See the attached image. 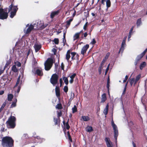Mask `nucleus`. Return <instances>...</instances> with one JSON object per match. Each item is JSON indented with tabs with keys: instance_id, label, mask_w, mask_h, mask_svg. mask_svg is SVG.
Returning a JSON list of instances; mask_svg holds the SVG:
<instances>
[{
	"instance_id": "1",
	"label": "nucleus",
	"mask_w": 147,
	"mask_h": 147,
	"mask_svg": "<svg viewBox=\"0 0 147 147\" xmlns=\"http://www.w3.org/2000/svg\"><path fill=\"white\" fill-rule=\"evenodd\" d=\"M1 144L3 147H12L14 146V141L9 136L3 137L1 140Z\"/></svg>"
},
{
	"instance_id": "2",
	"label": "nucleus",
	"mask_w": 147,
	"mask_h": 147,
	"mask_svg": "<svg viewBox=\"0 0 147 147\" xmlns=\"http://www.w3.org/2000/svg\"><path fill=\"white\" fill-rule=\"evenodd\" d=\"M16 118L14 116H11L6 121V124L8 129H13L16 126Z\"/></svg>"
},
{
	"instance_id": "3",
	"label": "nucleus",
	"mask_w": 147,
	"mask_h": 147,
	"mask_svg": "<svg viewBox=\"0 0 147 147\" xmlns=\"http://www.w3.org/2000/svg\"><path fill=\"white\" fill-rule=\"evenodd\" d=\"M53 63V60L51 58H49L45 63V68L46 71L49 70L52 67Z\"/></svg>"
},
{
	"instance_id": "4",
	"label": "nucleus",
	"mask_w": 147,
	"mask_h": 147,
	"mask_svg": "<svg viewBox=\"0 0 147 147\" xmlns=\"http://www.w3.org/2000/svg\"><path fill=\"white\" fill-rule=\"evenodd\" d=\"M59 76L56 74H53L51 76L50 79L51 83L54 86L56 84H58V80Z\"/></svg>"
},
{
	"instance_id": "5",
	"label": "nucleus",
	"mask_w": 147,
	"mask_h": 147,
	"mask_svg": "<svg viewBox=\"0 0 147 147\" xmlns=\"http://www.w3.org/2000/svg\"><path fill=\"white\" fill-rule=\"evenodd\" d=\"M13 7V4H11L9 6L8 12L7 13L6 12H5L0 14V19L1 20H4L7 19L8 16V13L11 10Z\"/></svg>"
},
{
	"instance_id": "6",
	"label": "nucleus",
	"mask_w": 147,
	"mask_h": 147,
	"mask_svg": "<svg viewBox=\"0 0 147 147\" xmlns=\"http://www.w3.org/2000/svg\"><path fill=\"white\" fill-rule=\"evenodd\" d=\"M112 126L113 128L114 132V137L116 141L117 142V138L118 135V131L117 127L113 121L111 122Z\"/></svg>"
},
{
	"instance_id": "7",
	"label": "nucleus",
	"mask_w": 147,
	"mask_h": 147,
	"mask_svg": "<svg viewBox=\"0 0 147 147\" xmlns=\"http://www.w3.org/2000/svg\"><path fill=\"white\" fill-rule=\"evenodd\" d=\"M105 2H106L107 9H108V8L111 7V1L110 0H101V3L103 5H105Z\"/></svg>"
},
{
	"instance_id": "8",
	"label": "nucleus",
	"mask_w": 147,
	"mask_h": 147,
	"mask_svg": "<svg viewBox=\"0 0 147 147\" xmlns=\"http://www.w3.org/2000/svg\"><path fill=\"white\" fill-rule=\"evenodd\" d=\"M89 45L88 44H87L83 47L81 50V54L82 55H84V54L86 53L87 50L89 48Z\"/></svg>"
},
{
	"instance_id": "9",
	"label": "nucleus",
	"mask_w": 147,
	"mask_h": 147,
	"mask_svg": "<svg viewBox=\"0 0 147 147\" xmlns=\"http://www.w3.org/2000/svg\"><path fill=\"white\" fill-rule=\"evenodd\" d=\"M105 140L107 147H113L112 143L111 142L109 138L106 137Z\"/></svg>"
},
{
	"instance_id": "10",
	"label": "nucleus",
	"mask_w": 147,
	"mask_h": 147,
	"mask_svg": "<svg viewBox=\"0 0 147 147\" xmlns=\"http://www.w3.org/2000/svg\"><path fill=\"white\" fill-rule=\"evenodd\" d=\"M53 121L55 123L54 124L55 125H57L59 127H60L61 121L60 118L54 117L53 118Z\"/></svg>"
},
{
	"instance_id": "11",
	"label": "nucleus",
	"mask_w": 147,
	"mask_h": 147,
	"mask_svg": "<svg viewBox=\"0 0 147 147\" xmlns=\"http://www.w3.org/2000/svg\"><path fill=\"white\" fill-rule=\"evenodd\" d=\"M147 51V48L140 54L138 55L136 58V59L138 60V61H140V60L145 55L146 52Z\"/></svg>"
},
{
	"instance_id": "12",
	"label": "nucleus",
	"mask_w": 147,
	"mask_h": 147,
	"mask_svg": "<svg viewBox=\"0 0 147 147\" xmlns=\"http://www.w3.org/2000/svg\"><path fill=\"white\" fill-rule=\"evenodd\" d=\"M33 47L35 49V52L37 53L41 49L42 47V45L41 44L38 45L37 44H35L34 45Z\"/></svg>"
},
{
	"instance_id": "13",
	"label": "nucleus",
	"mask_w": 147,
	"mask_h": 147,
	"mask_svg": "<svg viewBox=\"0 0 147 147\" xmlns=\"http://www.w3.org/2000/svg\"><path fill=\"white\" fill-rule=\"evenodd\" d=\"M60 10H58L56 11H53L51 13L50 15V18L52 19L55 16H57L60 13Z\"/></svg>"
},
{
	"instance_id": "14",
	"label": "nucleus",
	"mask_w": 147,
	"mask_h": 147,
	"mask_svg": "<svg viewBox=\"0 0 147 147\" xmlns=\"http://www.w3.org/2000/svg\"><path fill=\"white\" fill-rule=\"evenodd\" d=\"M55 92L56 96L59 98V99L60 98V89L59 87L57 86H56L55 88Z\"/></svg>"
},
{
	"instance_id": "15",
	"label": "nucleus",
	"mask_w": 147,
	"mask_h": 147,
	"mask_svg": "<svg viewBox=\"0 0 147 147\" xmlns=\"http://www.w3.org/2000/svg\"><path fill=\"white\" fill-rule=\"evenodd\" d=\"M47 25L48 24H45L43 23L42 22L40 23L38 26L39 27V29L40 30H42L45 28Z\"/></svg>"
},
{
	"instance_id": "16",
	"label": "nucleus",
	"mask_w": 147,
	"mask_h": 147,
	"mask_svg": "<svg viewBox=\"0 0 147 147\" xmlns=\"http://www.w3.org/2000/svg\"><path fill=\"white\" fill-rule=\"evenodd\" d=\"M59 103L57 104L55 106V108L61 110L62 109L63 107L61 103L60 102V99L59 98Z\"/></svg>"
},
{
	"instance_id": "17",
	"label": "nucleus",
	"mask_w": 147,
	"mask_h": 147,
	"mask_svg": "<svg viewBox=\"0 0 147 147\" xmlns=\"http://www.w3.org/2000/svg\"><path fill=\"white\" fill-rule=\"evenodd\" d=\"M106 95L105 93H103L101 96V103H103L107 100Z\"/></svg>"
},
{
	"instance_id": "18",
	"label": "nucleus",
	"mask_w": 147,
	"mask_h": 147,
	"mask_svg": "<svg viewBox=\"0 0 147 147\" xmlns=\"http://www.w3.org/2000/svg\"><path fill=\"white\" fill-rule=\"evenodd\" d=\"M33 29V25L31 24L29 26V27L27 29L26 32V33L27 34L30 33Z\"/></svg>"
},
{
	"instance_id": "19",
	"label": "nucleus",
	"mask_w": 147,
	"mask_h": 147,
	"mask_svg": "<svg viewBox=\"0 0 147 147\" xmlns=\"http://www.w3.org/2000/svg\"><path fill=\"white\" fill-rule=\"evenodd\" d=\"M76 76H77L76 74V73L73 74L72 75L70 76L71 79L69 80V83L70 84H72L74 82V80Z\"/></svg>"
},
{
	"instance_id": "20",
	"label": "nucleus",
	"mask_w": 147,
	"mask_h": 147,
	"mask_svg": "<svg viewBox=\"0 0 147 147\" xmlns=\"http://www.w3.org/2000/svg\"><path fill=\"white\" fill-rule=\"evenodd\" d=\"M86 131L88 132H91L93 131L92 127L91 126L88 125L86 128Z\"/></svg>"
},
{
	"instance_id": "21",
	"label": "nucleus",
	"mask_w": 147,
	"mask_h": 147,
	"mask_svg": "<svg viewBox=\"0 0 147 147\" xmlns=\"http://www.w3.org/2000/svg\"><path fill=\"white\" fill-rule=\"evenodd\" d=\"M11 62V59L10 58L9 60L7 61L4 67V69H5L6 68H7L10 64Z\"/></svg>"
},
{
	"instance_id": "22",
	"label": "nucleus",
	"mask_w": 147,
	"mask_h": 147,
	"mask_svg": "<svg viewBox=\"0 0 147 147\" xmlns=\"http://www.w3.org/2000/svg\"><path fill=\"white\" fill-rule=\"evenodd\" d=\"M69 119H68L67 122L65 123V121H63V125H65V126H66V128L67 129H69L70 128V127L69 124Z\"/></svg>"
},
{
	"instance_id": "23",
	"label": "nucleus",
	"mask_w": 147,
	"mask_h": 147,
	"mask_svg": "<svg viewBox=\"0 0 147 147\" xmlns=\"http://www.w3.org/2000/svg\"><path fill=\"white\" fill-rule=\"evenodd\" d=\"M35 74L39 76H42L43 74L42 71L39 69H37L36 71Z\"/></svg>"
},
{
	"instance_id": "24",
	"label": "nucleus",
	"mask_w": 147,
	"mask_h": 147,
	"mask_svg": "<svg viewBox=\"0 0 147 147\" xmlns=\"http://www.w3.org/2000/svg\"><path fill=\"white\" fill-rule=\"evenodd\" d=\"M31 139V138L30 137V138H28V139H26L25 140V141H23V142H24V145H25L28 144H29L31 143V142L30 140Z\"/></svg>"
},
{
	"instance_id": "25",
	"label": "nucleus",
	"mask_w": 147,
	"mask_h": 147,
	"mask_svg": "<svg viewBox=\"0 0 147 147\" xmlns=\"http://www.w3.org/2000/svg\"><path fill=\"white\" fill-rule=\"evenodd\" d=\"M70 50H68L66 55V59L67 61L69 60L70 57Z\"/></svg>"
},
{
	"instance_id": "26",
	"label": "nucleus",
	"mask_w": 147,
	"mask_h": 147,
	"mask_svg": "<svg viewBox=\"0 0 147 147\" xmlns=\"http://www.w3.org/2000/svg\"><path fill=\"white\" fill-rule=\"evenodd\" d=\"M146 65V63L144 61L142 63L140 66V69L142 70L143 69L144 67Z\"/></svg>"
},
{
	"instance_id": "27",
	"label": "nucleus",
	"mask_w": 147,
	"mask_h": 147,
	"mask_svg": "<svg viewBox=\"0 0 147 147\" xmlns=\"http://www.w3.org/2000/svg\"><path fill=\"white\" fill-rule=\"evenodd\" d=\"M28 136L27 134H24L22 136V138L23 141H25V140L28 138H30Z\"/></svg>"
},
{
	"instance_id": "28",
	"label": "nucleus",
	"mask_w": 147,
	"mask_h": 147,
	"mask_svg": "<svg viewBox=\"0 0 147 147\" xmlns=\"http://www.w3.org/2000/svg\"><path fill=\"white\" fill-rule=\"evenodd\" d=\"M82 118L84 121H88L90 120V117L88 116H82Z\"/></svg>"
},
{
	"instance_id": "29",
	"label": "nucleus",
	"mask_w": 147,
	"mask_h": 147,
	"mask_svg": "<svg viewBox=\"0 0 147 147\" xmlns=\"http://www.w3.org/2000/svg\"><path fill=\"white\" fill-rule=\"evenodd\" d=\"M11 70L15 73L18 72V69L16 68L15 65H13L11 67Z\"/></svg>"
},
{
	"instance_id": "30",
	"label": "nucleus",
	"mask_w": 147,
	"mask_h": 147,
	"mask_svg": "<svg viewBox=\"0 0 147 147\" xmlns=\"http://www.w3.org/2000/svg\"><path fill=\"white\" fill-rule=\"evenodd\" d=\"M126 37L124 39H123V40L122 44H121V49H122V51H123V50L124 49V45L125 44V40Z\"/></svg>"
},
{
	"instance_id": "31",
	"label": "nucleus",
	"mask_w": 147,
	"mask_h": 147,
	"mask_svg": "<svg viewBox=\"0 0 147 147\" xmlns=\"http://www.w3.org/2000/svg\"><path fill=\"white\" fill-rule=\"evenodd\" d=\"M73 20V18L70 19L69 20H68V21L67 20L66 21L67 24H66V28H67L69 27V26L70 25L71 22H72V21Z\"/></svg>"
},
{
	"instance_id": "32",
	"label": "nucleus",
	"mask_w": 147,
	"mask_h": 147,
	"mask_svg": "<svg viewBox=\"0 0 147 147\" xmlns=\"http://www.w3.org/2000/svg\"><path fill=\"white\" fill-rule=\"evenodd\" d=\"M142 23L141 19V18L138 19L137 21L136 25L137 27L139 26Z\"/></svg>"
},
{
	"instance_id": "33",
	"label": "nucleus",
	"mask_w": 147,
	"mask_h": 147,
	"mask_svg": "<svg viewBox=\"0 0 147 147\" xmlns=\"http://www.w3.org/2000/svg\"><path fill=\"white\" fill-rule=\"evenodd\" d=\"M63 79L64 81V82L65 84L67 85L69 83L67 77H63Z\"/></svg>"
},
{
	"instance_id": "34",
	"label": "nucleus",
	"mask_w": 147,
	"mask_h": 147,
	"mask_svg": "<svg viewBox=\"0 0 147 147\" xmlns=\"http://www.w3.org/2000/svg\"><path fill=\"white\" fill-rule=\"evenodd\" d=\"M80 34L79 33H76L74 36V40H76L79 38Z\"/></svg>"
},
{
	"instance_id": "35",
	"label": "nucleus",
	"mask_w": 147,
	"mask_h": 147,
	"mask_svg": "<svg viewBox=\"0 0 147 147\" xmlns=\"http://www.w3.org/2000/svg\"><path fill=\"white\" fill-rule=\"evenodd\" d=\"M110 53L108 52L106 54V56L105 57V58L103 59V60L102 61H104V63L106 61V60L107 59L108 57H109L110 55Z\"/></svg>"
},
{
	"instance_id": "36",
	"label": "nucleus",
	"mask_w": 147,
	"mask_h": 147,
	"mask_svg": "<svg viewBox=\"0 0 147 147\" xmlns=\"http://www.w3.org/2000/svg\"><path fill=\"white\" fill-rule=\"evenodd\" d=\"M13 97V95L11 94H10L8 96L7 99L8 101H11L12 100Z\"/></svg>"
},
{
	"instance_id": "37",
	"label": "nucleus",
	"mask_w": 147,
	"mask_h": 147,
	"mask_svg": "<svg viewBox=\"0 0 147 147\" xmlns=\"http://www.w3.org/2000/svg\"><path fill=\"white\" fill-rule=\"evenodd\" d=\"M71 59L72 60H74L75 59V55H76V53L74 52H71Z\"/></svg>"
},
{
	"instance_id": "38",
	"label": "nucleus",
	"mask_w": 147,
	"mask_h": 147,
	"mask_svg": "<svg viewBox=\"0 0 147 147\" xmlns=\"http://www.w3.org/2000/svg\"><path fill=\"white\" fill-rule=\"evenodd\" d=\"M36 138L39 140V142L40 143L45 140L44 138H40L39 136H37Z\"/></svg>"
},
{
	"instance_id": "39",
	"label": "nucleus",
	"mask_w": 147,
	"mask_h": 147,
	"mask_svg": "<svg viewBox=\"0 0 147 147\" xmlns=\"http://www.w3.org/2000/svg\"><path fill=\"white\" fill-rule=\"evenodd\" d=\"M72 109L73 113H74L77 111V107L75 105L74 106V107L72 108Z\"/></svg>"
},
{
	"instance_id": "40",
	"label": "nucleus",
	"mask_w": 147,
	"mask_h": 147,
	"mask_svg": "<svg viewBox=\"0 0 147 147\" xmlns=\"http://www.w3.org/2000/svg\"><path fill=\"white\" fill-rule=\"evenodd\" d=\"M14 63L15 64V65L16 66V65L18 67H20L21 66V63L18 61L14 62Z\"/></svg>"
},
{
	"instance_id": "41",
	"label": "nucleus",
	"mask_w": 147,
	"mask_h": 147,
	"mask_svg": "<svg viewBox=\"0 0 147 147\" xmlns=\"http://www.w3.org/2000/svg\"><path fill=\"white\" fill-rule=\"evenodd\" d=\"M67 134L68 137V139L69 140V141L71 142H72V139L71 137L70 136V135L69 133V131L67 132Z\"/></svg>"
},
{
	"instance_id": "42",
	"label": "nucleus",
	"mask_w": 147,
	"mask_h": 147,
	"mask_svg": "<svg viewBox=\"0 0 147 147\" xmlns=\"http://www.w3.org/2000/svg\"><path fill=\"white\" fill-rule=\"evenodd\" d=\"M17 100L16 99V101L13 102L11 105L10 108H13L15 107L16 106V103L17 102Z\"/></svg>"
},
{
	"instance_id": "43",
	"label": "nucleus",
	"mask_w": 147,
	"mask_h": 147,
	"mask_svg": "<svg viewBox=\"0 0 147 147\" xmlns=\"http://www.w3.org/2000/svg\"><path fill=\"white\" fill-rule=\"evenodd\" d=\"M20 76L17 79V81L16 84L14 86L15 87L17 86H18V85L20 83Z\"/></svg>"
},
{
	"instance_id": "44",
	"label": "nucleus",
	"mask_w": 147,
	"mask_h": 147,
	"mask_svg": "<svg viewBox=\"0 0 147 147\" xmlns=\"http://www.w3.org/2000/svg\"><path fill=\"white\" fill-rule=\"evenodd\" d=\"M16 13L14 12V11H11L10 13V18H13L14 17V16L15 15Z\"/></svg>"
},
{
	"instance_id": "45",
	"label": "nucleus",
	"mask_w": 147,
	"mask_h": 147,
	"mask_svg": "<svg viewBox=\"0 0 147 147\" xmlns=\"http://www.w3.org/2000/svg\"><path fill=\"white\" fill-rule=\"evenodd\" d=\"M134 78H131V79H129V82L131 86L133 84L134 82Z\"/></svg>"
},
{
	"instance_id": "46",
	"label": "nucleus",
	"mask_w": 147,
	"mask_h": 147,
	"mask_svg": "<svg viewBox=\"0 0 147 147\" xmlns=\"http://www.w3.org/2000/svg\"><path fill=\"white\" fill-rule=\"evenodd\" d=\"M53 41L56 45H58L59 43V40L58 38H55L53 40Z\"/></svg>"
},
{
	"instance_id": "47",
	"label": "nucleus",
	"mask_w": 147,
	"mask_h": 147,
	"mask_svg": "<svg viewBox=\"0 0 147 147\" xmlns=\"http://www.w3.org/2000/svg\"><path fill=\"white\" fill-rule=\"evenodd\" d=\"M88 22H86L83 26V29L85 30H86L87 29V28L88 26Z\"/></svg>"
},
{
	"instance_id": "48",
	"label": "nucleus",
	"mask_w": 147,
	"mask_h": 147,
	"mask_svg": "<svg viewBox=\"0 0 147 147\" xmlns=\"http://www.w3.org/2000/svg\"><path fill=\"white\" fill-rule=\"evenodd\" d=\"M68 87L67 86H65L63 88L64 91L65 92L67 93L68 91Z\"/></svg>"
},
{
	"instance_id": "49",
	"label": "nucleus",
	"mask_w": 147,
	"mask_h": 147,
	"mask_svg": "<svg viewBox=\"0 0 147 147\" xmlns=\"http://www.w3.org/2000/svg\"><path fill=\"white\" fill-rule=\"evenodd\" d=\"M6 104V101H5L4 102L3 104H2L1 107L0 108V109H1L2 110H3V108H4V107L5 106Z\"/></svg>"
},
{
	"instance_id": "50",
	"label": "nucleus",
	"mask_w": 147,
	"mask_h": 147,
	"mask_svg": "<svg viewBox=\"0 0 147 147\" xmlns=\"http://www.w3.org/2000/svg\"><path fill=\"white\" fill-rule=\"evenodd\" d=\"M62 115V113L61 111L57 113V118H60V117H61Z\"/></svg>"
},
{
	"instance_id": "51",
	"label": "nucleus",
	"mask_w": 147,
	"mask_h": 147,
	"mask_svg": "<svg viewBox=\"0 0 147 147\" xmlns=\"http://www.w3.org/2000/svg\"><path fill=\"white\" fill-rule=\"evenodd\" d=\"M141 77V76L140 75H138L136 78L135 81H136V82L138 81L140 79Z\"/></svg>"
},
{
	"instance_id": "52",
	"label": "nucleus",
	"mask_w": 147,
	"mask_h": 147,
	"mask_svg": "<svg viewBox=\"0 0 147 147\" xmlns=\"http://www.w3.org/2000/svg\"><path fill=\"white\" fill-rule=\"evenodd\" d=\"M18 9V8L17 7V6H14V7H13V11H14V12L16 13Z\"/></svg>"
},
{
	"instance_id": "53",
	"label": "nucleus",
	"mask_w": 147,
	"mask_h": 147,
	"mask_svg": "<svg viewBox=\"0 0 147 147\" xmlns=\"http://www.w3.org/2000/svg\"><path fill=\"white\" fill-rule=\"evenodd\" d=\"M104 61H102L101 62V63L100 66L99 67V68L102 69V68L103 65H104Z\"/></svg>"
},
{
	"instance_id": "54",
	"label": "nucleus",
	"mask_w": 147,
	"mask_h": 147,
	"mask_svg": "<svg viewBox=\"0 0 147 147\" xmlns=\"http://www.w3.org/2000/svg\"><path fill=\"white\" fill-rule=\"evenodd\" d=\"M76 56L75 57V59L77 60H79V55L77 54L76 55Z\"/></svg>"
},
{
	"instance_id": "55",
	"label": "nucleus",
	"mask_w": 147,
	"mask_h": 147,
	"mask_svg": "<svg viewBox=\"0 0 147 147\" xmlns=\"http://www.w3.org/2000/svg\"><path fill=\"white\" fill-rule=\"evenodd\" d=\"M31 52V51L30 49H29L28 51V52L27 53V56L26 57V58L27 59L28 58V55H30Z\"/></svg>"
},
{
	"instance_id": "56",
	"label": "nucleus",
	"mask_w": 147,
	"mask_h": 147,
	"mask_svg": "<svg viewBox=\"0 0 147 147\" xmlns=\"http://www.w3.org/2000/svg\"><path fill=\"white\" fill-rule=\"evenodd\" d=\"M109 64L108 65V66H107L106 69V71H105V75H106L107 73V72H108V71L109 69Z\"/></svg>"
},
{
	"instance_id": "57",
	"label": "nucleus",
	"mask_w": 147,
	"mask_h": 147,
	"mask_svg": "<svg viewBox=\"0 0 147 147\" xmlns=\"http://www.w3.org/2000/svg\"><path fill=\"white\" fill-rule=\"evenodd\" d=\"M59 83L60 84V87H61L63 84V81L61 78H60L59 79Z\"/></svg>"
},
{
	"instance_id": "58",
	"label": "nucleus",
	"mask_w": 147,
	"mask_h": 147,
	"mask_svg": "<svg viewBox=\"0 0 147 147\" xmlns=\"http://www.w3.org/2000/svg\"><path fill=\"white\" fill-rule=\"evenodd\" d=\"M138 61V60L136 59V60L134 62V64L135 66H136L138 63H139V61Z\"/></svg>"
},
{
	"instance_id": "59",
	"label": "nucleus",
	"mask_w": 147,
	"mask_h": 147,
	"mask_svg": "<svg viewBox=\"0 0 147 147\" xmlns=\"http://www.w3.org/2000/svg\"><path fill=\"white\" fill-rule=\"evenodd\" d=\"M128 76L127 75L126 76L125 78V79L123 80V82L124 83L126 82L127 80L128 79Z\"/></svg>"
},
{
	"instance_id": "60",
	"label": "nucleus",
	"mask_w": 147,
	"mask_h": 147,
	"mask_svg": "<svg viewBox=\"0 0 147 147\" xmlns=\"http://www.w3.org/2000/svg\"><path fill=\"white\" fill-rule=\"evenodd\" d=\"M96 40H95V39L94 38L93 39L92 41L91 42V43L92 45H94L96 43Z\"/></svg>"
},
{
	"instance_id": "61",
	"label": "nucleus",
	"mask_w": 147,
	"mask_h": 147,
	"mask_svg": "<svg viewBox=\"0 0 147 147\" xmlns=\"http://www.w3.org/2000/svg\"><path fill=\"white\" fill-rule=\"evenodd\" d=\"M61 68L62 70L64 69V65L63 63H62L61 64Z\"/></svg>"
},
{
	"instance_id": "62",
	"label": "nucleus",
	"mask_w": 147,
	"mask_h": 147,
	"mask_svg": "<svg viewBox=\"0 0 147 147\" xmlns=\"http://www.w3.org/2000/svg\"><path fill=\"white\" fill-rule=\"evenodd\" d=\"M3 9L2 8H0V14L5 12Z\"/></svg>"
},
{
	"instance_id": "63",
	"label": "nucleus",
	"mask_w": 147,
	"mask_h": 147,
	"mask_svg": "<svg viewBox=\"0 0 147 147\" xmlns=\"http://www.w3.org/2000/svg\"><path fill=\"white\" fill-rule=\"evenodd\" d=\"M52 51L53 52L54 54L55 55H56V50L55 48H53L52 49Z\"/></svg>"
},
{
	"instance_id": "64",
	"label": "nucleus",
	"mask_w": 147,
	"mask_h": 147,
	"mask_svg": "<svg viewBox=\"0 0 147 147\" xmlns=\"http://www.w3.org/2000/svg\"><path fill=\"white\" fill-rule=\"evenodd\" d=\"M108 110L106 109L104 111V113L105 114V115H106L107 114L108 112Z\"/></svg>"
}]
</instances>
